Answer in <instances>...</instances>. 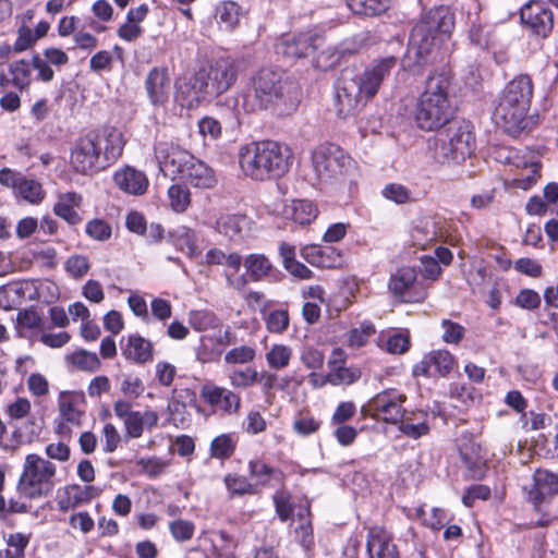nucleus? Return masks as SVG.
<instances>
[{
	"label": "nucleus",
	"instance_id": "obj_58",
	"mask_svg": "<svg viewBox=\"0 0 558 558\" xmlns=\"http://www.w3.org/2000/svg\"><path fill=\"white\" fill-rule=\"evenodd\" d=\"M410 348V338L404 333H393L386 341V350L392 354H402Z\"/></svg>",
	"mask_w": 558,
	"mask_h": 558
},
{
	"label": "nucleus",
	"instance_id": "obj_54",
	"mask_svg": "<svg viewBox=\"0 0 558 558\" xmlns=\"http://www.w3.org/2000/svg\"><path fill=\"white\" fill-rule=\"evenodd\" d=\"M444 333L441 336L446 343H459L464 336V327L458 323H453L449 319H444L441 323Z\"/></svg>",
	"mask_w": 558,
	"mask_h": 558
},
{
	"label": "nucleus",
	"instance_id": "obj_8",
	"mask_svg": "<svg viewBox=\"0 0 558 558\" xmlns=\"http://www.w3.org/2000/svg\"><path fill=\"white\" fill-rule=\"evenodd\" d=\"M239 163L246 177L264 181L287 173L291 154L288 146L274 141L253 142L240 149Z\"/></svg>",
	"mask_w": 558,
	"mask_h": 558
},
{
	"label": "nucleus",
	"instance_id": "obj_21",
	"mask_svg": "<svg viewBox=\"0 0 558 558\" xmlns=\"http://www.w3.org/2000/svg\"><path fill=\"white\" fill-rule=\"evenodd\" d=\"M116 185L124 193L143 195L148 189V179L143 171L125 166L113 174Z\"/></svg>",
	"mask_w": 558,
	"mask_h": 558
},
{
	"label": "nucleus",
	"instance_id": "obj_15",
	"mask_svg": "<svg viewBox=\"0 0 558 558\" xmlns=\"http://www.w3.org/2000/svg\"><path fill=\"white\" fill-rule=\"evenodd\" d=\"M0 184L12 189L16 197L33 205L41 203L46 195L40 182L10 168L0 170Z\"/></svg>",
	"mask_w": 558,
	"mask_h": 558
},
{
	"label": "nucleus",
	"instance_id": "obj_51",
	"mask_svg": "<svg viewBox=\"0 0 558 558\" xmlns=\"http://www.w3.org/2000/svg\"><path fill=\"white\" fill-rule=\"evenodd\" d=\"M90 268L88 258L84 255L70 256L65 262L66 271L75 279L82 278Z\"/></svg>",
	"mask_w": 558,
	"mask_h": 558
},
{
	"label": "nucleus",
	"instance_id": "obj_48",
	"mask_svg": "<svg viewBox=\"0 0 558 558\" xmlns=\"http://www.w3.org/2000/svg\"><path fill=\"white\" fill-rule=\"evenodd\" d=\"M169 530L177 542H186L193 537L195 525L191 521L179 519L170 522Z\"/></svg>",
	"mask_w": 558,
	"mask_h": 558
},
{
	"label": "nucleus",
	"instance_id": "obj_16",
	"mask_svg": "<svg viewBox=\"0 0 558 558\" xmlns=\"http://www.w3.org/2000/svg\"><path fill=\"white\" fill-rule=\"evenodd\" d=\"M317 41H322L318 36L310 34L283 35L276 44V53L286 59L305 58L318 49Z\"/></svg>",
	"mask_w": 558,
	"mask_h": 558
},
{
	"label": "nucleus",
	"instance_id": "obj_22",
	"mask_svg": "<svg viewBox=\"0 0 558 558\" xmlns=\"http://www.w3.org/2000/svg\"><path fill=\"white\" fill-rule=\"evenodd\" d=\"M121 352L123 356L136 364H145L153 361V343L140 335H129L121 340Z\"/></svg>",
	"mask_w": 558,
	"mask_h": 558
},
{
	"label": "nucleus",
	"instance_id": "obj_28",
	"mask_svg": "<svg viewBox=\"0 0 558 558\" xmlns=\"http://www.w3.org/2000/svg\"><path fill=\"white\" fill-rule=\"evenodd\" d=\"M82 201V195L76 192L61 194L53 206V213L70 225H77L82 218L75 208L81 206Z\"/></svg>",
	"mask_w": 558,
	"mask_h": 558
},
{
	"label": "nucleus",
	"instance_id": "obj_44",
	"mask_svg": "<svg viewBox=\"0 0 558 558\" xmlns=\"http://www.w3.org/2000/svg\"><path fill=\"white\" fill-rule=\"evenodd\" d=\"M171 208L177 213H183L191 203V192L182 184H173L168 190Z\"/></svg>",
	"mask_w": 558,
	"mask_h": 558
},
{
	"label": "nucleus",
	"instance_id": "obj_61",
	"mask_svg": "<svg viewBox=\"0 0 558 558\" xmlns=\"http://www.w3.org/2000/svg\"><path fill=\"white\" fill-rule=\"evenodd\" d=\"M375 333V327L372 324L362 325L360 328H355L350 331L349 342L353 347L364 345L368 338Z\"/></svg>",
	"mask_w": 558,
	"mask_h": 558
},
{
	"label": "nucleus",
	"instance_id": "obj_18",
	"mask_svg": "<svg viewBox=\"0 0 558 558\" xmlns=\"http://www.w3.org/2000/svg\"><path fill=\"white\" fill-rule=\"evenodd\" d=\"M201 397L205 403L226 414H236L241 407V397L238 393L213 383L202 386Z\"/></svg>",
	"mask_w": 558,
	"mask_h": 558
},
{
	"label": "nucleus",
	"instance_id": "obj_24",
	"mask_svg": "<svg viewBox=\"0 0 558 558\" xmlns=\"http://www.w3.org/2000/svg\"><path fill=\"white\" fill-rule=\"evenodd\" d=\"M460 458L474 478H481L484 473L485 457L480 444L472 438H464L459 444Z\"/></svg>",
	"mask_w": 558,
	"mask_h": 558
},
{
	"label": "nucleus",
	"instance_id": "obj_20",
	"mask_svg": "<svg viewBox=\"0 0 558 558\" xmlns=\"http://www.w3.org/2000/svg\"><path fill=\"white\" fill-rule=\"evenodd\" d=\"M521 21L535 34L546 37L553 29V12L542 1L526 3L520 12Z\"/></svg>",
	"mask_w": 558,
	"mask_h": 558
},
{
	"label": "nucleus",
	"instance_id": "obj_53",
	"mask_svg": "<svg viewBox=\"0 0 558 558\" xmlns=\"http://www.w3.org/2000/svg\"><path fill=\"white\" fill-rule=\"evenodd\" d=\"M86 233L94 240L106 241L111 236L110 225L102 219H93L86 225Z\"/></svg>",
	"mask_w": 558,
	"mask_h": 558
},
{
	"label": "nucleus",
	"instance_id": "obj_55",
	"mask_svg": "<svg viewBox=\"0 0 558 558\" xmlns=\"http://www.w3.org/2000/svg\"><path fill=\"white\" fill-rule=\"evenodd\" d=\"M102 437V450L107 453L113 452L121 441L118 429L111 423L105 424Z\"/></svg>",
	"mask_w": 558,
	"mask_h": 558
},
{
	"label": "nucleus",
	"instance_id": "obj_36",
	"mask_svg": "<svg viewBox=\"0 0 558 558\" xmlns=\"http://www.w3.org/2000/svg\"><path fill=\"white\" fill-rule=\"evenodd\" d=\"M244 267L253 281H259L267 277L272 269L271 263L263 254H250L246 256Z\"/></svg>",
	"mask_w": 558,
	"mask_h": 558
},
{
	"label": "nucleus",
	"instance_id": "obj_5",
	"mask_svg": "<svg viewBox=\"0 0 558 558\" xmlns=\"http://www.w3.org/2000/svg\"><path fill=\"white\" fill-rule=\"evenodd\" d=\"M255 107L277 116L292 113L301 101L299 84L283 71L263 68L252 77Z\"/></svg>",
	"mask_w": 558,
	"mask_h": 558
},
{
	"label": "nucleus",
	"instance_id": "obj_60",
	"mask_svg": "<svg viewBox=\"0 0 558 558\" xmlns=\"http://www.w3.org/2000/svg\"><path fill=\"white\" fill-rule=\"evenodd\" d=\"M490 496V488L486 485H473L468 488L462 497V502L466 507H472L476 499L486 500Z\"/></svg>",
	"mask_w": 558,
	"mask_h": 558
},
{
	"label": "nucleus",
	"instance_id": "obj_17",
	"mask_svg": "<svg viewBox=\"0 0 558 558\" xmlns=\"http://www.w3.org/2000/svg\"><path fill=\"white\" fill-rule=\"evenodd\" d=\"M456 364L453 355L447 350H434L426 353L413 367L414 376L445 377Z\"/></svg>",
	"mask_w": 558,
	"mask_h": 558
},
{
	"label": "nucleus",
	"instance_id": "obj_26",
	"mask_svg": "<svg viewBox=\"0 0 558 558\" xmlns=\"http://www.w3.org/2000/svg\"><path fill=\"white\" fill-rule=\"evenodd\" d=\"M441 221L435 217H423L415 221L412 229V239L418 246L438 241L442 238Z\"/></svg>",
	"mask_w": 558,
	"mask_h": 558
},
{
	"label": "nucleus",
	"instance_id": "obj_35",
	"mask_svg": "<svg viewBox=\"0 0 558 558\" xmlns=\"http://www.w3.org/2000/svg\"><path fill=\"white\" fill-rule=\"evenodd\" d=\"M393 545L391 536L384 529L378 526L369 529L366 548L371 558L384 555L386 546Z\"/></svg>",
	"mask_w": 558,
	"mask_h": 558
},
{
	"label": "nucleus",
	"instance_id": "obj_56",
	"mask_svg": "<svg viewBox=\"0 0 558 558\" xmlns=\"http://www.w3.org/2000/svg\"><path fill=\"white\" fill-rule=\"evenodd\" d=\"M242 428L250 435H256L266 429V421L258 411H250Z\"/></svg>",
	"mask_w": 558,
	"mask_h": 558
},
{
	"label": "nucleus",
	"instance_id": "obj_6",
	"mask_svg": "<svg viewBox=\"0 0 558 558\" xmlns=\"http://www.w3.org/2000/svg\"><path fill=\"white\" fill-rule=\"evenodd\" d=\"M452 75L447 70L428 75L420 95L414 119L423 131H436L446 125L454 114L451 100Z\"/></svg>",
	"mask_w": 558,
	"mask_h": 558
},
{
	"label": "nucleus",
	"instance_id": "obj_39",
	"mask_svg": "<svg viewBox=\"0 0 558 558\" xmlns=\"http://www.w3.org/2000/svg\"><path fill=\"white\" fill-rule=\"evenodd\" d=\"M189 323L197 331L220 327L221 322L217 315L208 310H196L189 313Z\"/></svg>",
	"mask_w": 558,
	"mask_h": 558
},
{
	"label": "nucleus",
	"instance_id": "obj_32",
	"mask_svg": "<svg viewBox=\"0 0 558 558\" xmlns=\"http://www.w3.org/2000/svg\"><path fill=\"white\" fill-rule=\"evenodd\" d=\"M250 475L257 480V485H281L284 480V474L279 470L269 466L259 460H252L248 462Z\"/></svg>",
	"mask_w": 558,
	"mask_h": 558
},
{
	"label": "nucleus",
	"instance_id": "obj_42",
	"mask_svg": "<svg viewBox=\"0 0 558 558\" xmlns=\"http://www.w3.org/2000/svg\"><path fill=\"white\" fill-rule=\"evenodd\" d=\"M236 441L230 434H221L213 439L210 456L218 459H228L234 453Z\"/></svg>",
	"mask_w": 558,
	"mask_h": 558
},
{
	"label": "nucleus",
	"instance_id": "obj_49",
	"mask_svg": "<svg viewBox=\"0 0 558 558\" xmlns=\"http://www.w3.org/2000/svg\"><path fill=\"white\" fill-rule=\"evenodd\" d=\"M383 196L396 204H407L411 201V191L400 183H389L384 187Z\"/></svg>",
	"mask_w": 558,
	"mask_h": 558
},
{
	"label": "nucleus",
	"instance_id": "obj_30",
	"mask_svg": "<svg viewBox=\"0 0 558 558\" xmlns=\"http://www.w3.org/2000/svg\"><path fill=\"white\" fill-rule=\"evenodd\" d=\"M83 391H61L58 398L60 415L66 422L78 425L83 413L76 408L78 401H84Z\"/></svg>",
	"mask_w": 558,
	"mask_h": 558
},
{
	"label": "nucleus",
	"instance_id": "obj_3",
	"mask_svg": "<svg viewBox=\"0 0 558 558\" xmlns=\"http://www.w3.org/2000/svg\"><path fill=\"white\" fill-rule=\"evenodd\" d=\"M238 77V66L230 58H218L203 64L189 78L178 82L177 99L193 108L201 101L219 97L230 89Z\"/></svg>",
	"mask_w": 558,
	"mask_h": 558
},
{
	"label": "nucleus",
	"instance_id": "obj_59",
	"mask_svg": "<svg viewBox=\"0 0 558 558\" xmlns=\"http://www.w3.org/2000/svg\"><path fill=\"white\" fill-rule=\"evenodd\" d=\"M515 304L525 310H535L541 305V296L531 289H523L515 298Z\"/></svg>",
	"mask_w": 558,
	"mask_h": 558
},
{
	"label": "nucleus",
	"instance_id": "obj_37",
	"mask_svg": "<svg viewBox=\"0 0 558 558\" xmlns=\"http://www.w3.org/2000/svg\"><path fill=\"white\" fill-rule=\"evenodd\" d=\"M317 213L312 202L299 199L292 202L291 213L286 211V215L299 225H308L317 217Z\"/></svg>",
	"mask_w": 558,
	"mask_h": 558
},
{
	"label": "nucleus",
	"instance_id": "obj_19",
	"mask_svg": "<svg viewBox=\"0 0 558 558\" xmlns=\"http://www.w3.org/2000/svg\"><path fill=\"white\" fill-rule=\"evenodd\" d=\"M530 487H524L526 498L535 507H538L547 497L558 494V473L537 469L532 477Z\"/></svg>",
	"mask_w": 558,
	"mask_h": 558
},
{
	"label": "nucleus",
	"instance_id": "obj_46",
	"mask_svg": "<svg viewBox=\"0 0 558 558\" xmlns=\"http://www.w3.org/2000/svg\"><path fill=\"white\" fill-rule=\"evenodd\" d=\"M265 323L269 332L282 333L289 327V313L287 310H275L267 315Z\"/></svg>",
	"mask_w": 558,
	"mask_h": 558
},
{
	"label": "nucleus",
	"instance_id": "obj_12",
	"mask_svg": "<svg viewBox=\"0 0 558 558\" xmlns=\"http://www.w3.org/2000/svg\"><path fill=\"white\" fill-rule=\"evenodd\" d=\"M312 166L320 181L338 179L354 168L352 158L335 144H323L312 154Z\"/></svg>",
	"mask_w": 558,
	"mask_h": 558
},
{
	"label": "nucleus",
	"instance_id": "obj_31",
	"mask_svg": "<svg viewBox=\"0 0 558 558\" xmlns=\"http://www.w3.org/2000/svg\"><path fill=\"white\" fill-rule=\"evenodd\" d=\"M64 360L66 366L72 371L94 373L101 367L98 355L84 349L66 354Z\"/></svg>",
	"mask_w": 558,
	"mask_h": 558
},
{
	"label": "nucleus",
	"instance_id": "obj_57",
	"mask_svg": "<svg viewBox=\"0 0 558 558\" xmlns=\"http://www.w3.org/2000/svg\"><path fill=\"white\" fill-rule=\"evenodd\" d=\"M399 430L405 436L417 439L421 436L428 434L429 427L425 422L413 423L409 420L399 422Z\"/></svg>",
	"mask_w": 558,
	"mask_h": 558
},
{
	"label": "nucleus",
	"instance_id": "obj_50",
	"mask_svg": "<svg viewBox=\"0 0 558 558\" xmlns=\"http://www.w3.org/2000/svg\"><path fill=\"white\" fill-rule=\"evenodd\" d=\"M255 349L248 345H241L231 349L225 355V362L228 364H245L255 359Z\"/></svg>",
	"mask_w": 558,
	"mask_h": 558
},
{
	"label": "nucleus",
	"instance_id": "obj_41",
	"mask_svg": "<svg viewBox=\"0 0 558 558\" xmlns=\"http://www.w3.org/2000/svg\"><path fill=\"white\" fill-rule=\"evenodd\" d=\"M223 482L231 498L256 493L254 485L243 475L229 473L225 476Z\"/></svg>",
	"mask_w": 558,
	"mask_h": 558
},
{
	"label": "nucleus",
	"instance_id": "obj_4",
	"mask_svg": "<svg viewBox=\"0 0 558 558\" xmlns=\"http://www.w3.org/2000/svg\"><path fill=\"white\" fill-rule=\"evenodd\" d=\"M454 28V15L448 7H436L422 14L413 26L409 47L417 59L413 73L420 74L423 68L436 60L440 47L450 38Z\"/></svg>",
	"mask_w": 558,
	"mask_h": 558
},
{
	"label": "nucleus",
	"instance_id": "obj_2",
	"mask_svg": "<svg viewBox=\"0 0 558 558\" xmlns=\"http://www.w3.org/2000/svg\"><path fill=\"white\" fill-rule=\"evenodd\" d=\"M125 140L114 126H102L80 137L71 150V165L81 174H94L122 156Z\"/></svg>",
	"mask_w": 558,
	"mask_h": 558
},
{
	"label": "nucleus",
	"instance_id": "obj_7",
	"mask_svg": "<svg viewBox=\"0 0 558 558\" xmlns=\"http://www.w3.org/2000/svg\"><path fill=\"white\" fill-rule=\"evenodd\" d=\"M155 158L166 175H177L197 189H214L217 185L215 170L180 146L157 142Z\"/></svg>",
	"mask_w": 558,
	"mask_h": 558
},
{
	"label": "nucleus",
	"instance_id": "obj_52",
	"mask_svg": "<svg viewBox=\"0 0 558 558\" xmlns=\"http://www.w3.org/2000/svg\"><path fill=\"white\" fill-rule=\"evenodd\" d=\"M258 373L255 369L233 371L229 380L234 388H247L257 381Z\"/></svg>",
	"mask_w": 558,
	"mask_h": 558
},
{
	"label": "nucleus",
	"instance_id": "obj_47",
	"mask_svg": "<svg viewBox=\"0 0 558 558\" xmlns=\"http://www.w3.org/2000/svg\"><path fill=\"white\" fill-rule=\"evenodd\" d=\"M136 465L149 477H156L165 473L169 466V462L158 457H150L138 459Z\"/></svg>",
	"mask_w": 558,
	"mask_h": 558
},
{
	"label": "nucleus",
	"instance_id": "obj_9",
	"mask_svg": "<svg viewBox=\"0 0 558 558\" xmlns=\"http://www.w3.org/2000/svg\"><path fill=\"white\" fill-rule=\"evenodd\" d=\"M532 95L533 84L527 75H518L508 82L493 113L495 123L512 136L524 131Z\"/></svg>",
	"mask_w": 558,
	"mask_h": 558
},
{
	"label": "nucleus",
	"instance_id": "obj_1",
	"mask_svg": "<svg viewBox=\"0 0 558 558\" xmlns=\"http://www.w3.org/2000/svg\"><path fill=\"white\" fill-rule=\"evenodd\" d=\"M396 64L395 57H386L373 62L361 74H354L351 70L343 71L333 97L338 117L345 119L357 113L377 94L380 84Z\"/></svg>",
	"mask_w": 558,
	"mask_h": 558
},
{
	"label": "nucleus",
	"instance_id": "obj_33",
	"mask_svg": "<svg viewBox=\"0 0 558 558\" xmlns=\"http://www.w3.org/2000/svg\"><path fill=\"white\" fill-rule=\"evenodd\" d=\"M391 0H347L349 9L356 15L374 17L385 13Z\"/></svg>",
	"mask_w": 558,
	"mask_h": 558
},
{
	"label": "nucleus",
	"instance_id": "obj_34",
	"mask_svg": "<svg viewBox=\"0 0 558 558\" xmlns=\"http://www.w3.org/2000/svg\"><path fill=\"white\" fill-rule=\"evenodd\" d=\"M247 225L248 220L244 215H222L216 222V229L220 234L234 239L241 235Z\"/></svg>",
	"mask_w": 558,
	"mask_h": 558
},
{
	"label": "nucleus",
	"instance_id": "obj_13",
	"mask_svg": "<svg viewBox=\"0 0 558 558\" xmlns=\"http://www.w3.org/2000/svg\"><path fill=\"white\" fill-rule=\"evenodd\" d=\"M389 289L404 303L423 302L427 298L426 287L417 281L415 270L410 267L400 268L391 276Z\"/></svg>",
	"mask_w": 558,
	"mask_h": 558
},
{
	"label": "nucleus",
	"instance_id": "obj_11",
	"mask_svg": "<svg viewBox=\"0 0 558 558\" xmlns=\"http://www.w3.org/2000/svg\"><path fill=\"white\" fill-rule=\"evenodd\" d=\"M56 471V465L49 460L35 453L27 454L17 484L19 492L31 499L47 496L53 489Z\"/></svg>",
	"mask_w": 558,
	"mask_h": 558
},
{
	"label": "nucleus",
	"instance_id": "obj_38",
	"mask_svg": "<svg viewBox=\"0 0 558 558\" xmlns=\"http://www.w3.org/2000/svg\"><path fill=\"white\" fill-rule=\"evenodd\" d=\"M9 74L12 85L20 90L26 89L32 82V66L25 60L14 61L9 64Z\"/></svg>",
	"mask_w": 558,
	"mask_h": 558
},
{
	"label": "nucleus",
	"instance_id": "obj_63",
	"mask_svg": "<svg viewBox=\"0 0 558 558\" xmlns=\"http://www.w3.org/2000/svg\"><path fill=\"white\" fill-rule=\"evenodd\" d=\"M121 391L129 398H138L144 392L143 381L138 377L126 376L121 383Z\"/></svg>",
	"mask_w": 558,
	"mask_h": 558
},
{
	"label": "nucleus",
	"instance_id": "obj_43",
	"mask_svg": "<svg viewBox=\"0 0 558 558\" xmlns=\"http://www.w3.org/2000/svg\"><path fill=\"white\" fill-rule=\"evenodd\" d=\"M292 357V350L290 347L284 344H275L266 353V361L269 367L275 369H282L287 367Z\"/></svg>",
	"mask_w": 558,
	"mask_h": 558
},
{
	"label": "nucleus",
	"instance_id": "obj_40",
	"mask_svg": "<svg viewBox=\"0 0 558 558\" xmlns=\"http://www.w3.org/2000/svg\"><path fill=\"white\" fill-rule=\"evenodd\" d=\"M241 14L240 5L233 1H223L216 8L218 21L228 29H233L238 25Z\"/></svg>",
	"mask_w": 558,
	"mask_h": 558
},
{
	"label": "nucleus",
	"instance_id": "obj_14",
	"mask_svg": "<svg viewBox=\"0 0 558 558\" xmlns=\"http://www.w3.org/2000/svg\"><path fill=\"white\" fill-rule=\"evenodd\" d=\"M407 397L395 389H388L377 393L367 404L372 417L387 423H399L405 413L403 402Z\"/></svg>",
	"mask_w": 558,
	"mask_h": 558
},
{
	"label": "nucleus",
	"instance_id": "obj_23",
	"mask_svg": "<svg viewBox=\"0 0 558 558\" xmlns=\"http://www.w3.org/2000/svg\"><path fill=\"white\" fill-rule=\"evenodd\" d=\"M328 366V379L331 385H351L361 377L359 367L344 366V353L341 349H333Z\"/></svg>",
	"mask_w": 558,
	"mask_h": 558
},
{
	"label": "nucleus",
	"instance_id": "obj_45",
	"mask_svg": "<svg viewBox=\"0 0 558 558\" xmlns=\"http://www.w3.org/2000/svg\"><path fill=\"white\" fill-rule=\"evenodd\" d=\"M29 543V537L22 533L10 534L4 550V558H24V551Z\"/></svg>",
	"mask_w": 558,
	"mask_h": 558
},
{
	"label": "nucleus",
	"instance_id": "obj_29",
	"mask_svg": "<svg viewBox=\"0 0 558 558\" xmlns=\"http://www.w3.org/2000/svg\"><path fill=\"white\" fill-rule=\"evenodd\" d=\"M99 494L100 489L93 485H70L65 488V498L59 500V508L61 510L75 508L89 502L92 499L98 497Z\"/></svg>",
	"mask_w": 558,
	"mask_h": 558
},
{
	"label": "nucleus",
	"instance_id": "obj_10",
	"mask_svg": "<svg viewBox=\"0 0 558 558\" xmlns=\"http://www.w3.org/2000/svg\"><path fill=\"white\" fill-rule=\"evenodd\" d=\"M475 149V135L469 121H454L447 129L446 138L437 140L435 157L440 163L463 162Z\"/></svg>",
	"mask_w": 558,
	"mask_h": 558
},
{
	"label": "nucleus",
	"instance_id": "obj_64",
	"mask_svg": "<svg viewBox=\"0 0 558 558\" xmlns=\"http://www.w3.org/2000/svg\"><path fill=\"white\" fill-rule=\"evenodd\" d=\"M301 521L295 529V537L305 549H310L314 545L313 527L308 520L302 518Z\"/></svg>",
	"mask_w": 558,
	"mask_h": 558
},
{
	"label": "nucleus",
	"instance_id": "obj_25",
	"mask_svg": "<svg viewBox=\"0 0 558 558\" xmlns=\"http://www.w3.org/2000/svg\"><path fill=\"white\" fill-rule=\"evenodd\" d=\"M145 85L154 105L167 101L170 93V77L166 69L154 68L148 73Z\"/></svg>",
	"mask_w": 558,
	"mask_h": 558
},
{
	"label": "nucleus",
	"instance_id": "obj_62",
	"mask_svg": "<svg viewBox=\"0 0 558 558\" xmlns=\"http://www.w3.org/2000/svg\"><path fill=\"white\" fill-rule=\"evenodd\" d=\"M324 353L315 348H307L301 354L302 363L310 369H318L324 365Z\"/></svg>",
	"mask_w": 558,
	"mask_h": 558
},
{
	"label": "nucleus",
	"instance_id": "obj_27",
	"mask_svg": "<svg viewBox=\"0 0 558 558\" xmlns=\"http://www.w3.org/2000/svg\"><path fill=\"white\" fill-rule=\"evenodd\" d=\"M159 416L157 412L153 410H146L144 412L135 411L129 418L123 422L125 437L140 438L144 429L151 430L157 426Z\"/></svg>",
	"mask_w": 558,
	"mask_h": 558
}]
</instances>
